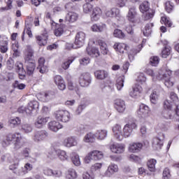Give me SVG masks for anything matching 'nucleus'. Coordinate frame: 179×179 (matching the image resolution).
I'll return each instance as SVG.
<instances>
[{"label":"nucleus","mask_w":179,"mask_h":179,"mask_svg":"<svg viewBox=\"0 0 179 179\" xmlns=\"http://www.w3.org/2000/svg\"><path fill=\"white\" fill-rule=\"evenodd\" d=\"M45 63V59L44 57H41L38 59V66L36 69L40 72V73H45V72H48V68L44 65Z\"/></svg>","instance_id":"nucleus-21"},{"label":"nucleus","mask_w":179,"mask_h":179,"mask_svg":"<svg viewBox=\"0 0 179 179\" xmlns=\"http://www.w3.org/2000/svg\"><path fill=\"white\" fill-rule=\"evenodd\" d=\"M113 48H115L116 51H119L120 54H124V51H128L129 47H128L125 43H116L113 45Z\"/></svg>","instance_id":"nucleus-29"},{"label":"nucleus","mask_w":179,"mask_h":179,"mask_svg":"<svg viewBox=\"0 0 179 179\" xmlns=\"http://www.w3.org/2000/svg\"><path fill=\"white\" fill-rule=\"evenodd\" d=\"M125 77L124 76L119 77L116 80V87L117 90H121L124 87Z\"/></svg>","instance_id":"nucleus-40"},{"label":"nucleus","mask_w":179,"mask_h":179,"mask_svg":"<svg viewBox=\"0 0 179 179\" xmlns=\"http://www.w3.org/2000/svg\"><path fill=\"white\" fill-rule=\"evenodd\" d=\"M38 111V103L37 101H33L28 103L27 108L21 107L18 108V113H26L28 115H32V114H37Z\"/></svg>","instance_id":"nucleus-3"},{"label":"nucleus","mask_w":179,"mask_h":179,"mask_svg":"<svg viewBox=\"0 0 179 179\" xmlns=\"http://www.w3.org/2000/svg\"><path fill=\"white\" fill-rule=\"evenodd\" d=\"M47 122H48V117L38 116L35 121V127L36 128H43V125H45Z\"/></svg>","instance_id":"nucleus-23"},{"label":"nucleus","mask_w":179,"mask_h":179,"mask_svg":"<svg viewBox=\"0 0 179 179\" xmlns=\"http://www.w3.org/2000/svg\"><path fill=\"white\" fill-rule=\"evenodd\" d=\"M54 83L57 85L59 90H65L66 89V85H65V80L61 76H55L54 77Z\"/></svg>","instance_id":"nucleus-17"},{"label":"nucleus","mask_w":179,"mask_h":179,"mask_svg":"<svg viewBox=\"0 0 179 179\" xmlns=\"http://www.w3.org/2000/svg\"><path fill=\"white\" fill-rule=\"evenodd\" d=\"M83 12L85 13H89V12H92V9H93V6L90 3L87 2L85 4L83 5Z\"/></svg>","instance_id":"nucleus-53"},{"label":"nucleus","mask_w":179,"mask_h":179,"mask_svg":"<svg viewBox=\"0 0 179 179\" xmlns=\"http://www.w3.org/2000/svg\"><path fill=\"white\" fill-rule=\"evenodd\" d=\"M153 27V23H148L145 25L143 33L145 37H149L152 34V27Z\"/></svg>","instance_id":"nucleus-39"},{"label":"nucleus","mask_w":179,"mask_h":179,"mask_svg":"<svg viewBox=\"0 0 179 179\" xmlns=\"http://www.w3.org/2000/svg\"><path fill=\"white\" fill-rule=\"evenodd\" d=\"M113 36L115 37H117V38H124L125 37V34L121 29H115L113 32Z\"/></svg>","instance_id":"nucleus-52"},{"label":"nucleus","mask_w":179,"mask_h":179,"mask_svg":"<svg viewBox=\"0 0 179 179\" xmlns=\"http://www.w3.org/2000/svg\"><path fill=\"white\" fill-rule=\"evenodd\" d=\"M165 9L168 13H170L171 10H173V5L171 3L170 1H168L165 3Z\"/></svg>","instance_id":"nucleus-63"},{"label":"nucleus","mask_w":179,"mask_h":179,"mask_svg":"<svg viewBox=\"0 0 179 179\" xmlns=\"http://www.w3.org/2000/svg\"><path fill=\"white\" fill-rule=\"evenodd\" d=\"M142 92V87L138 85H136L131 91L129 92V96L133 99H136V97H139V94H141Z\"/></svg>","instance_id":"nucleus-22"},{"label":"nucleus","mask_w":179,"mask_h":179,"mask_svg":"<svg viewBox=\"0 0 179 179\" xmlns=\"http://www.w3.org/2000/svg\"><path fill=\"white\" fill-rule=\"evenodd\" d=\"M48 128L50 131H52L53 132H57L61 128H62V124H60L59 122L57 121H52L48 123Z\"/></svg>","instance_id":"nucleus-26"},{"label":"nucleus","mask_w":179,"mask_h":179,"mask_svg":"<svg viewBox=\"0 0 179 179\" xmlns=\"http://www.w3.org/2000/svg\"><path fill=\"white\" fill-rule=\"evenodd\" d=\"M41 97L43 101H50L52 97H54V92H48L41 94Z\"/></svg>","instance_id":"nucleus-41"},{"label":"nucleus","mask_w":179,"mask_h":179,"mask_svg":"<svg viewBox=\"0 0 179 179\" xmlns=\"http://www.w3.org/2000/svg\"><path fill=\"white\" fill-rule=\"evenodd\" d=\"M56 155H57L58 157L60 160H68V155H66V152L61 150H56Z\"/></svg>","instance_id":"nucleus-43"},{"label":"nucleus","mask_w":179,"mask_h":179,"mask_svg":"<svg viewBox=\"0 0 179 179\" xmlns=\"http://www.w3.org/2000/svg\"><path fill=\"white\" fill-rule=\"evenodd\" d=\"M47 138H48V132L45 130H41L35 133L34 141V142H43V141H45Z\"/></svg>","instance_id":"nucleus-14"},{"label":"nucleus","mask_w":179,"mask_h":179,"mask_svg":"<svg viewBox=\"0 0 179 179\" xmlns=\"http://www.w3.org/2000/svg\"><path fill=\"white\" fill-rule=\"evenodd\" d=\"M160 137H156L153 139L152 146L155 148L157 150H160L162 146H163V141L164 140V135L163 133H160Z\"/></svg>","instance_id":"nucleus-18"},{"label":"nucleus","mask_w":179,"mask_h":179,"mask_svg":"<svg viewBox=\"0 0 179 179\" xmlns=\"http://www.w3.org/2000/svg\"><path fill=\"white\" fill-rule=\"evenodd\" d=\"M160 59H159L158 57L157 56H153L151 57L150 58V65H151L152 66H157V65H159V62Z\"/></svg>","instance_id":"nucleus-48"},{"label":"nucleus","mask_w":179,"mask_h":179,"mask_svg":"<svg viewBox=\"0 0 179 179\" xmlns=\"http://www.w3.org/2000/svg\"><path fill=\"white\" fill-rule=\"evenodd\" d=\"M171 75L173 73L171 70L162 69L159 71L158 74L156 75V78L158 80H164L166 87H171L174 85V83L171 81Z\"/></svg>","instance_id":"nucleus-2"},{"label":"nucleus","mask_w":179,"mask_h":179,"mask_svg":"<svg viewBox=\"0 0 179 179\" xmlns=\"http://www.w3.org/2000/svg\"><path fill=\"white\" fill-rule=\"evenodd\" d=\"M71 162L75 166H80V159L79 155L77 154H73L71 157Z\"/></svg>","instance_id":"nucleus-50"},{"label":"nucleus","mask_w":179,"mask_h":179,"mask_svg":"<svg viewBox=\"0 0 179 179\" xmlns=\"http://www.w3.org/2000/svg\"><path fill=\"white\" fill-rule=\"evenodd\" d=\"M66 177L69 179H75L78 177V174L75 169H69L67 172Z\"/></svg>","instance_id":"nucleus-49"},{"label":"nucleus","mask_w":179,"mask_h":179,"mask_svg":"<svg viewBox=\"0 0 179 179\" xmlns=\"http://www.w3.org/2000/svg\"><path fill=\"white\" fill-rule=\"evenodd\" d=\"M138 17V13L136 12V8L131 7L129 9V13L127 14V19L129 22L131 23H136Z\"/></svg>","instance_id":"nucleus-16"},{"label":"nucleus","mask_w":179,"mask_h":179,"mask_svg":"<svg viewBox=\"0 0 179 179\" xmlns=\"http://www.w3.org/2000/svg\"><path fill=\"white\" fill-rule=\"evenodd\" d=\"M107 17H117L120 15V9L117 8H113L110 10H107L105 13Z\"/></svg>","instance_id":"nucleus-33"},{"label":"nucleus","mask_w":179,"mask_h":179,"mask_svg":"<svg viewBox=\"0 0 179 179\" xmlns=\"http://www.w3.org/2000/svg\"><path fill=\"white\" fill-rule=\"evenodd\" d=\"M92 31H103L106 29V24H102L101 25L94 24L91 27Z\"/></svg>","instance_id":"nucleus-46"},{"label":"nucleus","mask_w":179,"mask_h":179,"mask_svg":"<svg viewBox=\"0 0 179 179\" xmlns=\"http://www.w3.org/2000/svg\"><path fill=\"white\" fill-rule=\"evenodd\" d=\"M63 146H65L66 148L78 146V138L75 136L66 138L63 141Z\"/></svg>","instance_id":"nucleus-15"},{"label":"nucleus","mask_w":179,"mask_h":179,"mask_svg":"<svg viewBox=\"0 0 179 179\" xmlns=\"http://www.w3.org/2000/svg\"><path fill=\"white\" fill-rule=\"evenodd\" d=\"M115 108L117 111V113L122 114V113L125 111L126 108L125 101L122 99H116L115 101Z\"/></svg>","instance_id":"nucleus-19"},{"label":"nucleus","mask_w":179,"mask_h":179,"mask_svg":"<svg viewBox=\"0 0 179 179\" xmlns=\"http://www.w3.org/2000/svg\"><path fill=\"white\" fill-rule=\"evenodd\" d=\"M164 110H169L171 111V109L173 108V102L169 100L164 101Z\"/></svg>","instance_id":"nucleus-57"},{"label":"nucleus","mask_w":179,"mask_h":179,"mask_svg":"<svg viewBox=\"0 0 179 179\" xmlns=\"http://www.w3.org/2000/svg\"><path fill=\"white\" fill-rule=\"evenodd\" d=\"M173 111L167 109H164L162 112V117L164 120H173L175 118L176 121H179V105L176 106L175 113L173 115Z\"/></svg>","instance_id":"nucleus-4"},{"label":"nucleus","mask_w":179,"mask_h":179,"mask_svg":"<svg viewBox=\"0 0 179 179\" xmlns=\"http://www.w3.org/2000/svg\"><path fill=\"white\" fill-rule=\"evenodd\" d=\"M83 141L86 143H93L96 141V134L90 132L84 136Z\"/></svg>","instance_id":"nucleus-34"},{"label":"nucleus","mask_w":179,"mask_h":179,"mask_svg":"<svg viewBox=\"0 0 179 179\" xmlns=\"http://www.w3.org/2000/svg\"><path fill=\"white\" fill-rule=\"evenodd\" d=\"M142 148H143V144L141 143H134L131 145H130L129 150L132 153H136L141 151V149H142Z\"/></svg>","instance_id":"nucleus-32"},{"label":"nucleus","mask_w":179,"mask_h":179,"mask_svg":"<svg viewBox=\"0 0 179 179\" xmlns=\"http://www.w3.org/2000/svg\"><path fill=\"white\" fill-rule=\"evenodd\" d=\"M22 141V136L20 134H17L16 139L15 140L14 143V149L15 150H19V149H22L23 147V144L21 142Z\"/></svg>","instance_id":"nucleus-35"},{"label":"nucleus","mask_w":179,"mask_h":179,"mask_svg":"<svg viewBox=\"0 0 179 179\" xmlns=\"http://www.w3.org/2000/svg\"><path fill=\"white\" fill-rule=\"evenodd\" d=\"M13 87L14 89H18L19 90H23V89L26 87V85L23 83H19V81L15 80L14 83H13Z\"/></svg>","instance_id":"nucleus-51"},{"label":"nucleus","mask_w":179,"mask_h":179,"mask_svg":"<svg viewBox=\"0 0 179 179\" xmlns=\"http://www.w3.org/2000/svg\"><path fill=\"white\" fill-rule=\"evenodd\" d=\"M38 45H47V36H36Z\"/></svg>","instance_id":"nucleus-44"},{"label":"nucleus","mask_w":179,"mask_h":179,"mask_svg":"<svg viewBox=\"0 0 179 179\" xmlns=\"http://www.w3.org/2000/svg\"><path fill=\"white\" fill-rule=\"evenodd\" d=\"M16 136H17V134H8L6 136V140H4L2 142V145L4 148H6V146H9V145H10L11 143H13V141L15 142V141H16Z\"/></svg>","instance_id":"nucleus-24"},{"label":"nucleus","mask_w":179,"mask_h":179,"mask_svg":"<svg viewBox=\"0 0 179 179\" xmlns=\"http://www.w3.org/2000/svg\"><path fill=\"white\" fill-rule=\"evenodd\" d=\"M72 62H73V59H69L68 61L63 62L62 64V68L64 70L68 69Z\"/></svg>","instance_id":"nucleus-58"},{"label":"nucleus","mask_w":179,"mask_h":179,"mask_svg":"<svg viewBox=\"0 0 179 179\" xmlns=\"http://www.w3.org/2000/svg\"><path fill=\"white\" fill-rule=\"evenodd\" d=\"M107 136L106 130H98L95 133V138L98 139V141H103Z\"/></svg>","instance_id":"nucleus-38"},{"label":"nucleus","mask_w":179,"mask_h":179,"mask_svg":"<svg viewBox=\"0 0 179 179\" xmlns=\"http://www.w3.org/2000/svg\"><path fill=\"white\" fill-rule=\"evenodd\" d=\"M79 83L82 87H87L92 83V76L89 73H85L80 75Z\"/></svg>","instance_id":"nucleus-9"},{"label":"nucleus","mask_w":179,"mask_h":179,"mask_svg":"<svg viewBox=\"0 0 179 179\" xmlns=\"http://www.w3.org/2000/svg\"><path fill=\"white\" fill-rule=\"evenodd\" d=\"M79 19V14L75 12H69L65 17L66 22L69 23H75Z\"/></svg>","instance_id":"nucleus-20"},{"label":"nucleus","mask_w":179,"mask_h":179,"mask_svg":"<svg viewBox=\"0 0 179 179\" xmlns=\"http://www.w3.org/2000/svg\"><path fill=\"white\" fill-rule=\"evenodd\" d=\"M138 125L136 124V120H133V122H129L123 128V134L122 138H129L131 136V134H132V131L134 129H136Z\"/></svg>","instance_id":"nucleus-8"},{"label":"nucleus","mask_w":179,"mask_h":179,"mask_svg":"<svg viewBox=\"0 0 179 179\" xmlns=\"http://www.w3.org/2000/svg\"><path fill=\"white\" fill-rule=\"evenodd\" d=\"M55 117L57 121L69 122L71 120V113L68 110H59L55 113Z\"/></svg>","instance_id":"nucleus-6"},{"label":"nucleus","mask_w":179,"mask_h":179,"mask_svg":"<svg viewBox=\"0 0 179 179\" xmlns=\"http://www.w3.org/2000/svg\"><path fill=\"white\" fill-rule=\"evenodd\" d=\"M98 44L100 46L101 53L103 55H107V54H108V49L107 48V43H106V42H104L102 40H99Z\"/></svg>","instance_id":"nucleus-36"},{"label":"nucleus","mask_w":179,"mask_h":179,"mask_svg":"<svg viewBox=\"0 0 179 179\" xmlns=\"http://www.w3.org/2000/svg\"><path fill=\"white\" fill-rule=\"evenodd\" d=\"M156 159H152L148 162L147 166L150 171L155 172L156 171Z\"/></svg>","instance_id":"nucleus-42"},{"label":"nucleus","mask_w":179,"mask_h":179,"mask_svg":"<svg viewBox=\"0 0 179 179\" xmlns=\"http://www.w3.org/2000/svg\"><path fill=\"white\" fill-rule=\"evenodd\" d=\"M113 131L115 135V138H116L117 141H121L122 139V131L121 126L119 124H115V126L113 128Z\"/></svg>","instance_id":"nucleus-28"},{"label":"nucleus","mask_w":179,"mask_h":179,"mask_svg":"<svg viewBox=\"0 0 179 179\" xmlns=\"http://www.w3.org/2000/svg\"><path fill=\"white\" fill-rule=\"evenodd\" d=\"M161 23H164L165 26H168V27H171L173 24L170 22V20L167 17H162Z\"/></svg>","instance_id":"nucleus-56"},{"label":"nucleus","mask_w":179,"mask_h":179,"mask_svg":"<svg viewBox=\"0 0 179 179\" xmlns=\"http://www.w3.org/2000/svg\"><path fill=\"white\" fill-rule=\"evenodd\" d=\"M34 52L31 48L28 47L27 51L25 52L24 56V66H26L27 75L31 76L34 73V70L36 69V63L34 58Z\"/></svg>","instance_id":"nucleus-1"},{"label":"nucleus","mask_w":179,"mask_h":179,"mask_svg":"<svg viewBox=\"0 0 179 179\" xmlns=\"http://www.w3.org/2000/svg\"><path fill=\"white\" fill-rule=\"evenodd\" d=\"M10 124H11V125H19V124H20V119L19 117L10 119Z\"/></svg>","instance_id":"nucleus-61"},{"label":"nucleus","mask_w":179,"mask_h":179,"mask_svg":"<svg viewBox=\"0 0 179 179\" xmlns=\"http://www.w3.org/2000/svg\"><path fill=\"white\" fill-rule=\"evenodd\" d=\"M150 101L152 104H156V101L157 99H159V95H157V92L156 91H153L150 94Z\"/></svg>","instance_id":"nucleus-55"},{"label":"nucleus","mask_w":179,"mask_h":179,"mask_svg":"<svg viewBox=\"0 0 179 179\" xmlns=\"http://www.w3.org/2000/svg\"><path fill=\"white\" fill-rule=\"evenodd\" d=\"M19 160H17L14 165L10 166V170H11L15 176H18V177H23V176H25L27 171H24L23 167L17 168Z\"/></svg>","instance_id":"nucleus-11"},{"label":"nucleus","mask_w":179,"mask_h":179,"mask_svg":"<svg viewBox=\"0 0 179 179\" xmlns=\"http://www.w3.org/2000/svg\"><path fill=\"white\" fill-rule=\"evenodd\" d=\"M100 16H101V9L99 7H95L91 15L92 22H97L100 19Z\"/></svg>","instance_id":"nucleus-27"},{"label":"nucleus","mask_w":179,"mask_h":179,"mask_svg":"<svg viewBox=\"0 0 179 179\" xmlns=\"http://www.w3.org/2000/svg\"><path fill=\"white\" fill-rule=\"evenodd\" d=\"M118 172V166L115 164H110L108 167L107 171L105 173V175L107 177H111L114 173Z\"/></svg>","instance_id":"nucleus-25"},{"label":"nucleus","mask_w":179,"mask_h":179,"mask_svg":"<svg viewBox=\"0 0 179 179\" xmlns=\"http://www.w3.org/2000/svg\"><path fill=\"white\" fill-rule=\"evenodd\" d=\"M85 108H86V104H81V105L78 106L76 110V114H78L79 115V114H80L82 113V111H83V110H85Z\"/></svg>","instance_id":"nucleus-62"},{"label":"nucleus","mask_w":179,"mask_h":179,"mask_svg":"<svg viewBox=\"0 0 179 179\" xmlns=\"http://www.w3.org/2000/svg\"><path fill=\"white\" fill-rule=\"evenodd\" d=\"M171 177V174H170V169H169V168H165L163 171V178L169 179Z\"/></svg>","instance_id":"nucleus-59"},{"label":"nucleus","mask_w":179,"mask_h":179,"mask_svg":"<svg viewBox=\"0 0 179 179\" xmlns=\"http://www.w3.org/2000/svg\"><path fill=\"white\" fill-rule=\"evenodd\" d=\"M149 107L145 104L140 105L139 110L137 112V114L139 118H148L150 115Z\"/></svg>","instance_id":"nucleus-13"},{"label":"nucleus","mask_w":179,"mask_h":179,"mask_svg":"<svg viewBox=\"0 0 179 179\" xmlns=\"http://www.w3.org/2000/svg\"><path fill=\"white\" fill-rule=\"evenodd\" d=\"M64 27H65V25H60V27H58L55 30L54 33L57 36V37L62 36V34H64Z\"/></svg>","instance_id":"nucleus-54"},{"label":"nucleus","mask_w":179,"mask_h":179,"mask_svg":"<svg viewBox=\"0 0 179 179\" xmlns=\"http://www.w3.org/2000/svg\"><path fill=\"white\" fill-rule=\"evenodd\" d=\"M86 51L87 54H88V55H90V57H92L94 58H97V57H100V52L99 51V48L88 47L87 48Z\"/></svg>","instance_id":"nucleus-31"},{"label":"nucleus","mask_w":179,"mask_h":179,"mask_svg":"<svg viewBox=\"0 0 179 179\" xmlns=\"http://www.w3.org/2000/svg\"><path fill=\"white\" fill-rule=\"evenodd\" d=\"M140 10L142 12V13L145 12L144 20H149V19H152V17L155 16V10L150 9L149 2L148 1H144L142 4L140 5Z\"/></svg>","instance_id":"nucleus-5"},{"label":"nucleus","mask_w":179,"mask_h":179,"mask_svg":"<svg viewBox=\"0 0 179 179\" xmlns=\"http://www.w3.org/2000/svg\"><path fill=\"white\" fill-rule=\"evenodd\" d=\"M170 99L173 103H177V101H178V96H177V94L175 92H171Z\"/></svg>","instance_id":"nucleus-64"},{"label":"nucleus","mask_w":179,"mask_h":179,"mask_svg":"<svg viewBox=\"0 0 179 179\" xmlns=\"http://www.w3.org/2000/svg\"><path fill=\"white\" fill-rule=\"evenodd\" d=\"M15 66L18 73L25 71L24 69L23 68V64L21 62H17L15 64Z\"/></svg>","instance_id":"nucleus-60"},{"label":"nucleus","mask_w":179,"mask_h":179,"mask_svg":"<svg viewBox=\"0 0 179 179\" xmlns=\"http://www.w3.org/2000/svg\"><path fill=\"white\" fill-rule=\"evenodd\" d=\"M22 131L24 132V134H30V132L33 131V127L31 124L26 123L22 125Z\"/></svg>","instance_id":"nucleus-45"},{"label":"nucleus","mask_w":179,"mask_h":179,"mask_svg":"<svg viewBox=\"0 0 179 179\" xmlns=\"http://www.w3.org/2000/svg\"><path fill=\"white\" fill-rule=\"evenodd\" d=\"M8 50H9L8 41L0 40V52L1 54H6Z\"/></svg>","instance_id":"nucleus-37"},{"label":"nucleus","mask_w":179,"mask_h":179,"mask_svg":"<svg viewBox=\"0 0 179 179\" xmlns=\"http://www.w3.org/2000/svg\"><path fill=\"white\" fill-rule=\"evenodd\" d=\"M104 155L103 152L99 150H94L88 153V155L85 157V162L88 164L92 160H101Z\"/></svg>","instance_id":"nucleus-7"},{"label":"nucleus","mask_w":179,"mask_h":179,"mask_svg":"<svg viewBox=\"0 0 179 179\" xmlns=\"http://www.w3.org/2000/svg\"><path fill=\"white\" fill-rule=\"evenodd\" d=\"M162 58H167L171 54V47L166 45L162 52Z\"/></svg>","instance_id":"nucleus-47"},{"label":"nucleus","mask_w":179,"mask_h":179,"mask_svg":"<svg viewBox=\"0 0 179 179\" xmlns=\"http://www.w3.org/2000/svg\"><path fill=\"white\" fill-rule=\"evenodd\" d=\"M85 40H86V34L83 31H79L76 36L74 44H76L78 48H80V47L85 44Z\"/></svg>","instance_id":"nucleus-12"},{"label":"nucleus","mask_w":179,"mask_h":179,"mask_svg":"<svg viewBox=\"0 0 179 179\" xmlns=\"http://www.w3.org/2000/svg\"><path fill=\"white\" fill-rule=\"evenodd\" d=\"M95 77L99 80H104L106 78H108V73L104 70H98L94 72Z\"/></svg>","instance_id":"nucleus-30"},{"label":"nucleus","mask_w":179,"mask_h":179,"mask_svg":"<svg viewBox=\"0 0 179 179\" xmlns=\"http://www.w3.org/2000/svg\"><path fill=\"white\" fill-rule=\"evenodd\" d=\"M109 149L113 153L120 155L125 152V145L124 144L110 143L109 144Z\"/></svg>","instance_id":"nucleus-10"}]
</instances>
